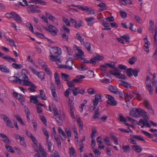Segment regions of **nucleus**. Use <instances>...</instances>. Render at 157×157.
Instances as JSON below:
<instances>
[{
	"instance_id": "nucleus-1",
	"label": "nucleus",
	"mask_w": 157,
	"mask_h": 157,
	"mask_svg": "<svg viewBox=\"0 0 157 157\" xmlns=\"http://www.w3.org/2000/svg\"><path fill=\"white\" fill-rule=\"evenodd\" d=\"M27 71L25 69H23L22 70L21 73L17 76H11L9 78V80L10 81L13 82V83H18L22 85L23 82L26 76L27 73Z\"/></svg>"
},
{
	"instance_id": "nucleus-2",
	"label": "nucleus",
	"mask_w": 157,
	"mask_h": 157,
	"mask_svg": "<svg viewBox=\"0 0 157 157\" xmlns=\"http://www.w3.org/2000/svg\"><path fill=\"white\" fill-rule=\"evenodd\" d=\"M22 85L30 86L28 88V90L32 92L36 91V86L32 82L29 81V78L27 75H26L24 82H23Z\"/></svg>"
},
{
	"instance_id": "nucleus-3",
	"label": "nucleus",
	"mask_w": 157,
	"mask_h": 157,
	"mask_svg": "<svg viewBox=\"0 0 157 157\" xmlns=\"http://www.w3.org/2000/svg\"><path fill=\"white\" fill-rule=\"evenodd\" d=\"M121 71L117 68H116L113 71L111 70L109 71L110 74L113 75L116 77L121 79H124L126 78V76L121 74Z\"/></svg>"
},
{
	"instance_id": "nucleus-4",
	"label": "nucleus",
	"mask_w": 157,
	"mask_h": 157,
	"mask_svg": "<svg viewBox=\"0 0 157 157\" xmlns=\"http://www.w3.org/2000/svg\"><path fill=\"white\" fill-rule=\"evenodd\" d=\"M143 109L140 108L133 109L130 111V115L134 117H139L142 115Z\"/></svg>"
},
{
	"instance_id": "nucleus-5",
	"label": "nucleus",
	"mask_w": 157,
	"mask_h": 157,
	"mask_svg": "<svg viewBox=\"0 0 157 157\" xmlns=\"http://www.w3.org/2000/svg\"><path fill=\"white\" fill-rule=\"evenodd\" d=\"M101 101V96L100 94H96L95 96L94 99L93 101V105L94 107L92 106L90 108V111L94 110L96 108V106H97L99 102Z\"/></svg>"
},
{
	"instance_id": "nucleus-6",
	"label": "nucleus",
	"mask_w": 157,
	"mask_h": 157,
	"mask_svg": "<svg viewBox=\"0 0 157 157\" xmlns=\"http://www.w3.org/2000/svg\"><path fill=\"white\" fill-rule=\"evenodd\" d=\"M105 97L108 99L106 101L108 104L113 106H115L117 105V102L115 100L114 97L108 94H106Z\"/></svg>"
},
{
	"instance_id": "nucleus-7",
	"label": "nucleus",
	"mask_w": 157,
	"mask_h": 157,
	"mask_svg": "<svg viewBox=\"0 0 157 157\" xmlns=\"http://www.w3.org/2000/svg\"><path fill=\"white\" fill-rule=\"evenodd\" d=\"M52 50H50V56H57L61 54V48L57 47H53L51 48Z\"/></svg>"
},
{
	"instance_id": "nucleus-8",
	"label": "nucleus",
	"mask_w": 157,
	"mask_h": 157,
	"mask_svg": "<svg viewBox=\"0 0 157 157\" xmlns=\"http://www.w3.org/2000/svg\"><path fill=\"white\" fill-rule=\"evenodd\" d=\"M1 118L3 119L6 124V125L10 128H14L11 121L10 118L8 117L5 114H2L1 116Z\"/></svg>"
},
{
	"instance_id": "nucleus-9",
	"label": "nucleus",
	"mask_w": 157,
	"mask_h": 157,
	"mask_svg": "<svg viewBox=\"0 0 157 157\" xmlns=\"http://www.w3.org/2000/svg\"><path fill=\"white\" fill-rule=\"evenodd\" d=\"M143 103L145 108L148 110V112L151 114H153V110L148 101L146 99H144V100Z\"/></svg>"
},
{
	"instance_id": "nucleus-10",
	"label": "nucleus",
	"mask_w": 157,
	"mask_h": 157,
	"mask_svg": "<svg viewBox=\"0 0 157 157\" xmlns=\"http://www.w3.org/2000/svg\"><path fill=\"white\" fill-rule=\"evenodd\" d=\"M49 57L51 60L52 61H55L56 62V64L59 66V68L60 65H62V64H60V63H61V62L60 60V58L59 55L50 56Z\"/></svg>"
},
{
	"instance_id": "nucleus-11",
	"label": "nucleus",
	"mask_w": 157,
	"mask_h": 157,
	"mask_svg": "<svg viewBox=\"0 0 157 157\" xmlns=\"http://www.w3.org/2000/svg\"><path fill=\"white\" fill-rule=\"evenodd\" d=\"M73 62L72 61L67 60L66 62V65H60L59 68H64L69 70H71L72 69V65Z\"/></svg>"
},
{
	"instance_id": "nucleus-12",
	"label": "nucleus",
	"mask_w": 157,
	"mask_h": 157,
	"mask_svg": "<svg viewBox=\"0 0 157 157\" xmlns=\"http://www.w3.org/2000/svg\"><path fill=\"white\" fill-rule=\"evenodd\" d=\"M48 30L49 32L54 36H56L58 32L57 29L52 25H50L48 26Z\"/></svg>"
},
{
	"instance_id": "nucleus-13",
	"label": "nucleus",
	"mask_w": 157,
	"mask_h": 157,
	"mask_svg": "<svg viewBox=\"0 0 157 157\" xmlns=\"http://www.w3.org/2000/svg\"><path fill=\"white\" fill-rule=\"evenodd\" d=\"M139 123L141 125V128H143L145 125L146 127L150 128L151 125L148 122V121L146 119H140L139 121Z\"/></svg>"
},
{
	"instance_id": "nucleus-14",
	"label": "nucleus",
	"mask_w": 157,
	"mask_h": 157,
	"mask_svg": "<svg viewBox=\"0 0 157 157\" xmlns=\"http://www.w3.org/2000/svg\"><path fill=\"white\" fill-rule=\"evenodd\" d=\"M78 76H77L76 78L74 79L71 81H68L67 82V84L68 87H75V83H78Z\"/></svg>"
},
{
	"instance_id": "nucleus-15",
	"label": "nucleus",
	"mask_w": 157,
	"mask_h": 157,
	"mask_svg": "<svg viewBox=\"0 0 157 157\" xmlns=\"http://www.w3.org/2000/svg\"><path fill=\"white\" fill-rule=\"evenodd\" d=\"M20 2V4L22 6H28V7H31L35 6V5L32 2H29L28 3L26 0H21Z\"/></svg>"
},
{
	"instance_id": "nucleus-16",
	"label": "nucleus",
	"mask_w": 157,
	"mask_h": 157,
	"mask_svg": "<svg viewBox=\"0 0 157 157\" xmlns=\"http://www.w3.org/2000/svg\"><path fill=\"white\" fill-rule=\"evenodd\" d=\"M0 57L3 58L5 59L8 60V61L9 62H10V61L13 62H16L15 59L7 55L5 56L4 54L1 52H0Z\"/></svg>"
},
{
	"instance_id": "nucleus-17",
	"label": "nucleus",
	"mask_w": 157,
	"mask_h": 157,
	"mask_svg": "<svg viewBox=\"0 0 157 157\" xmlns=\"http://www.w3.org/2000/svg\"><path fill=\"white\" fill-rule=\"evenodd\" d=\"M54 114L55 116V119L56 120L57 122L59 124H61L62 122V120L61 117H60L59 114L58 113V111H54Z\"/></svg>"
},
{
	"instance_id": "nucleus-18",
	"label": "nucleus",
	"mask_w": 157,
	"mask_h": 157,
	"mask_svg": "<svg viewBox=\"0 0 157 157\" xmlns=\"http://www.w3.org/2000/svg\"><path fill=\"white\" fill-rule=\"evenodd\" d=\"M103 58V57L102 56H100L99 55H97L91 58V62L92 63V64H93L96 63L97 61L102 60Z\"/></svg>"
},
{
	"instance_id": "nucleus-19",
	"label": "nucleus",
	"mask_w": 157,
	"mask_h": 157,
	"mask_svg": "<svg viewBox=\"0 0 157 157\" xmlns=\"http://www.w3.org/2000/svg\"><path fill=\"white\" fill-rule=\"evenodd\" d=\"M97 142L98 143V148L103 149L105 147V146L103 144L102 138L101 136H99L97 138Z\"/></svg>"
},
{
	"instance_id": "nucleus-20",
	"label": "nucleus",
	"mask_w": 157,
	"mask_h": 157,
	"mask_svg": "<svg viewBox=\"0 0 157 157\" xmlns=\"http://www.w3.org/2000/svg\"><path fill=\"white\" fill-rule=\"evenodd\" d=\"M54 78L55 79V83L57 84L58 86H61V82L59 76L57 72L54 74Z\"/></svg>"
},
{
	"instance_id": "nucleus-21",
	"label": "nucleus",
	"mask_w": 157,
	"mask_h": 157,
	"mask_svg": "<svg viewBox=\"0 0 157 157\" xmlns=\"http://www.w3.org/2000/svg\"><path fill=\"white\" fill-rule=\"evenodd\" d=\"M0 136L3 139L2 140L4 143L6 144L10 143V139L6 135L1 133L0 134Z\"/></svg>"
},
{
	"instance_id": "nucleus-22",
	"label": "nucleus",
	"mask_w": 157,
	"mask_h": 157,
	"mask_svg": "<svg viewBox=\"0 0 157 157\" xmlns=\"http://www.w3.org/2000/svg\"><path fill=\"white\" fill-rule=\"evenodd\" d=\"M39 152L41 153L42 156L43 157H46L47 154L42 146L40 144L39 145Z\"/></svg>"
},
{
	"instance_id": "nucleus-23",
	"label": "nucleus",
	"mask_w": 157,
	"mask_h": 157,
	"mask_svg": "<svg viewBox=\"0 0 157 157\" xmlns=\"http://www.w3.org/2000/svg\"><path fill=\"white\" fill-rule=\"evenodd\" d=\"M0 70L3 72L8 73L10 72L9 69L6 66L0 65Z\"/></svg>"
},
{
	"instance_id": "nucleus-24",
	"label": "nucleus",
	"mask_w": 157,
	"mask_h": 157,
	"mask_svg": "<svg viewBox=\"0 0 157 157\" xmlns=\"http://www.w3.org/2000/svg\"><path fill=\"white\" fill-rule=\"evenodd\" d=\"M132 148L136 152L138 153H140L142 150V148L139 145H132Z\"/></svg>"
},
{
	"instance_id": "nucleus-25",
	"label": "nucleus",
	"mask_w": 157,
	"mask_h": 157,
	"mask_svg": "<svg viewBox=\"0 0 157 157\" xmlns=\"http://www.w3.org/2000/svg\"><path fill=\"white\" fill-rule=\"evenodd\" d=\"M85 20L88 23V25L89 26L92 25L94 21V19L93 17H90L86 18Z\"/></svg>"
},
{
	"instance_id": "nucleus-26",
	"label": "nucleus",
	"mask_w": 157,
	"mask_h": 157,
	"mask_svg": "<svg viewBox=\"0 0 157 157\" xmlns=\"http://www.w3.org/2000/svg\"><path fill=\"white\" fill-rule=\"evenodd\" d=\"M73 106H70V110L71 112V116L73 118L74 121H77L78 124V118L77 117V116H76V118L75 119V117L73 111Z\"/></svg>"
},
{
	"instance_id": "nucleus-27",
	"label": "nucleus",
	"mask_w": 157,
	"mask_h": 157,
	"mask_svg": "<svg viewBox=\"0 0 157 157\" xmlns=\"http://www.w3.org/2000/svg\"><path fill=\"white\" fill-rule=\"evenodd\" d=\"M40 95H37L38 98H41V99L44 100L47 99V97L45 96L44 94V91L42 90H40Z\"/></svg>"
},
{
	"instance_id": "nucleus-28",
	"label": "nucleus",
	"mask_w": 157,
	"mask_h": 157,
	"mask_svg": "<svg viewBox=\"0 0 157 157\" xmlns=\"http://www.w3.org/2000/svg\"><path fill=\"white\" fill-rule=\"evenodd\" d=\"M37 98V96H31L30 97V102H33L34 104H36L38 103Z\"/></svg>"
},
{
	"instance_id": "nucleus-29",
	"label": "nucleus",
	"mask_w": 157,
	"mask_h": 157,
	"mask_svg": "<svg viewBox=\"0 0 157 157\" xmlns=\"http://www.w3.org/2000/svg\"><path fill=\"white\" fill-rule=\"evenodd\" d=\"M61 75L62 79L65 81L67 82L70 79L69 75L67 74L62 73H61Z\"/></svg>"
},
{
	"instance_id": "nucleus-30",
	"label": "nucleus",
	"mask_w": 157,
	"mask_h": 157,
	"mask_svg": "<svg viewBox=\"0 0 157 157\" xmlns=\"http://www.w3.org/2000/svg\"><path fill=\"white\" fill-rule=\"evenodd\" d=\"M69 149L70 157H76V154L74 148L71 147L69 148Z\"/></svg>"
},
{
	"instance_id": "nucleus-31",
	"label": "nucleus",
	"mask_w": 157,
	"mask_h": 157,
	"mask_svg": "<svg viewBox=\"0 0 157 157\" xmlns=\"http://www.w3.org/2000/svg\"><path fill=\"white\" fill-rule=\"evenodd\" d=\"M45 15L47 17L52 21H56V20H57L55 17L53 16L52 15L47 12L45 13Z\"/></svg>"
},
{
	"instance_id": "nucleus-32",
	"label": "nucleus",
	"mask_w": 157,
	"mask_h": 157,
	"mask_svg": "<svg viewBox=\"0 0 157 157\" xmlns=\"http://www.w3.org/2000/svg\"><path fill=\"white\" fill-rule=\"evenodd\" d=\"M52 145V144L51 142L49 141L48 140H46L45 145L47 147L48 151L50 152H52L54 150L53 149H51V147Z\"/></svg>"
},
{
	"instance_id": "nucleus-33",
	"label": "nucleus",
	"mask_w": 157,
	"mask_h": 157,
	"mask_svg": "<svg viewBox=\"0 0 157 157\" xmlns=\"http://www.w3.org/2000/svg\"><path fill=\"white\" fill-rule=\"evenodd\" d=\"M28 131H26V134L27 135L28 137H30L31 140H32L33 143L37 146V141L36 139V138L31 134H30V135H28Z\"/></svg>"
},
{
	"instance_id": "nucleus-34",
	"label": "nucleus",
	"mask_w": 157,
	"mask_h": 157,
	"mask_svg": "<svg viewBox=\"0 0 157 157\" xmlns=\"http://www.w3.org/2000/svg\"><path fill=\"white\" fill-rule=\"evenodd\" d=\"M108 90L114 94H115L116 92L118 91L116 87L112 86H109L108 87Z\"/></svg>"
},
{
	"instance_id": "nucleus-35",
	"label": "nucleus",
	"mask_w": 157,
	"mask_h": 157,
	"mask_svg": "<svg viewBox=\"0 0 157 157\" xmlns=\"http://www.w3.org/2000/svg\"><path fill=\"white\" fill-rule=\"evenodd\" d=\"M145 84L146 88L148 90L149 93L150 94H152L153 90L152 89V87L151 86V84L150 83H147V82H146V84Z\"/></svg>"
},
{
	"instance_id": "nucleus-36",
	"label": "nucleus",
	"mask_w": 157,
	"mask_h": 157,
	"mask_svg": "<svg viewBox=\"0 0 157 157\" xmlns=\"http://www.w3.org/2000/svg\"><path fill=\"white\" fill-rule=\"evenodd\" d=\"M26 9L29 12H31L33 13H35L36 12V6L31 7H28Z\"/></svg>"
},
{
	"instance_id": "nucleus-37",
	"label": "nucleus",
	"mask_w": 157,
	"mask_h": 157,
	"mask_svg": "<svg viewBox=\"0 0 157 157\" xmlns=\"http://www.w3.org/2000/svg\"><path fill=\"white\" fill-rule=\"evenodd\" d=\"M73 49L75 52L78 51V52L75 54V56L77 59H78V47L74 44L73 47Z\"/></svg>"
},
{
	"instance_id": "nucleus-38",
	"label": "nucleus",
	"mask_w": 157,
	"mask_h": 157,
	"mask_svg": "<svg viewBox=\"0 0 157 157\" xmlns=\"http://www.w3.org/2000/svg\"><path fill=\"white\" fill-rule=\"evenodd\" d=\"M83 45L85 46L88 51L90 52H91V45L90 43L89 42H86Z\"/></svg>"
},
{
	"instance_id": "nucleus-39",
	"label": "nucleus",
	"mask_w": 157,
	"mask_h": 157,
	"mask_svg": "<svg viewBox=\"0 0 157 157\" xmlns=\"http://www.w3.org/2000/svg\"><path fill=\"white\" fill-rule=\"evenodd\" d=\"M137 61V58L133 56L129 59L128 60V63L131 65L134 64Z\"/></svg>"
},
{
	"instance_id": "nucleus-40",
	"label": "nucleus",
	"mask_w": 157,
	"mask_h": 157,
	"mask_svg": "<svg viewBox=\"0 0 157 157\" xmlns=\"http://www.w3.org/2000/svg\"><path fill=\"white\" fill-rule=\"evenodd\" d=\"M93 150L94 153L95 157H98L100 155L101 152L98 149L93 148Z\"/></svg>"
},
{
	"instance_id": "nucleus-41",
	"label": "nucleus",
	"mask_w": 157,
	"mask_h": 157,
	"mask_svg": "<svg viewBox=\"0 0 157 157\" xmlns=\"http://www.w3.org/2000/svg\"><path fill=\"white\" fill-rule=\"evenodd\" d=\"M99 109L98 108L95 110L94 114L93 116V118L94 119L99 118V116L100 114L99 112Z\"/></svg>"
},
{
	"instance_id": "nucleus-42",
	"label": "nucleus",
	"mask_w": 157,
	"mask_h": 157,
	"mask_svg": "<svg viewBox=\"0 0 157 157\" xmlns=\"http://www.w3.org/2000/svg\"><path fill=\"white\" fill-rule=\"evenodd\" d=\"M130 137L132 138L138 140L144 141L145 142V141L144 139L141 137L140 136L137 135H131Z\"/></svg>"
},
{
	"instance_id": "nucleus-43",
	"label": "nucleus",
	"mask_w": 157,
	"mask_h": 157,
	"mask_svg": "<svg viewBox=\"0 0 157 157\" xmlns=\"http://www.w3.org/2000/svg\"><path fill=\"white\" fill-rule=\"evenodd\" d=\"M119 2L121 4L124 5H126L127 4V3H128L130 4H132V2L130 0H119Z\"/></svg>"
},
{
	"instance_id": "nucleus-44",
	"label": "nucleus",
	"mask_w": 157,
	"mask_h": 157,
	"mask_svg": "<svg viewBox=\"0 0 157 157\" xmlns=\"http://www.w3.org/2000/svg\"><path fill=\"white\" fill-rule=\"evenodd\" d=\"M26 25L31 32H32L33 33H34L33 26L29 22H27L26 24Z\"/></svg>"
},
{
	"instance_id": "nucleus-45",
	"label": "nucleus",
	"mask_w": 157,
	"mask_h": 157,
	"mask_svg": "<svg viewBox=\"0 0 157 157\" xmlns=\"http://www.w3.org/2000/svg\"><path fill=\"white\" fill-rule=\"evenodd\" d=\"M98 6L100 7L101 8V11L105 10L106 9V4L104 3H100L98 5Z\"/></svg>"
},
{
	"instance_id": "nucleus-46",
	"label": "nucleus",
	"mask_w": 157,
	"mask_h": 157,
	"mask_svg": "<svg viewBox=\"0 0 157 157\" xmlns=\"http://www.w3.org/2000/svg\"><path fill=\"white\" fill-rule=\"evenodd\" d=\"M22 65L21 64H17L16 63H13L12 64V66L14 68L16 69H19L22 67Z\"/></svg>"
},
{
	"instance_id": "nucleus-47",
	"label": "nucleus",
	"mask_w": 157,
	"mask_h": 157,
	"mask_svg": "<svg viewBox=\"0 0 157 157\" xmlns=\"http://www.w3.org/2000/svg\"><path fill=\"white\" fill-rule=\"evenodd\" d=\"M123 151L124 152L129 151L130 150V148L129 145L123 146L122 147Z\"/></svg>"
},
{
	"instance_id": "nucleus-48",
	"label": "nucleus",
	"mask_w": 157,
	"mask_h": 157,
	"mask_svg": "<svg viewBox=\"0 0 157 157\" xmlns=\"http://www.w3.org/2000/svg\"><path fill=\"white\" fill-rule=\"evenodd\" d=\"M5 147L8 151L11 152L12 153H14L15 151L13 150V148L10 146H9L7 144L5 145Z\"/></svg>"
},
{
	"instance_id": "nucleus-49",
	"label": "nucleus",
	"mask_w": 157,
	"mask_h": 157,
	"mask_svg": "<svg viewBox=\"0 0 157 157\" xmlns=\"http://www.w3.org/2000/svg\"><path fill=\"white\" fill-rule=\"evenodd\" d=\"M43 69L46 72L48 75H52V73L50 71L49 68L46 65L44 66V65L43 66Z\"/></svg>"
},
{
	"instance_id": "nucleus-50",
	"label": "nucleus",
	"mask_w": 157,
	"mask_h": 157,
	"mask_svg": "<svg viewBox=\"0 0 157 157\" xmlns=\"http://www.w3.org/2000/svg\"><path fill=\"white\" fill-rule=\"evenodd\" d=\"M20 144L22 146H23L25 147H26V144L25 141V138L24 137H22L20 140Z\"/></svg>"
},
{
	"instance_id": "nucleus-51",
	"label": "nucleus",
	"mask_w": 157,
	"mask_h": 157,
	"mask_svg": "<svg viewBox=\"0 0 157 157\" xmlns=\"http://www.w3.org/2000/svg\"><path fill=\"white\" fill-rule=\"evenodd\" d=\"M115 94H118L119 95L120 97L121 98H124L125 97L124 93L123 91H119L118 90Z\"/></svg>"
},
{
	"instance_id": "nucleus-52",
	"label": "nucleus",
	"mask_w": 157,
	"mask_h": 157,
	"mask_svg": "<svg viewBox=\"0 0 157 157\" xmlns=\"http://www.w3.org/2000/svg\"><path fill=\"white\" fill-rule=\"evenodd\" d=\"M63 49L64 51H66L67 52V53L69 54V55H72V52H70L69 53V51L71 50V48L68 47L66 46H64L63 47Z\"/></svg>"
},
{
	"instance_id": "nucleus-53",
	"label": "nucleus",
	"mask_w": 157,
	"mask_h": 157,
	"mask_svg": "<svg viewBox=\"0 0 157 157\" xmlns=\"http://www.w3.org/2000/svg\"><path fill=\"white\" fill-rule=\"evenodd\" d=\"M132 69L131 68H129L126 71V73L127 75L129 77H131L132 75Z\"/></svg>"
},
{
	"instance_id": "nucleus-54",
	"label": "nucleus",
	"mask_w": 157,
	"mask_h": 157,
	"mask_svg": "<svg viewBox=\"0 0 157 157\" xmlns=\"http://www.w3.org/2000/svg\"><path fill=\"white\" fill-rule=\"evenodd\" d=\"M152 84L153 87L155 89V92L157 94V81H152Z\"/></svg>"
},
{
	"instance_id": "nucleus-55",
	"label": "nucleus",
	"mask_w": 157,
	"mask_h": 157,
	"mask_svg": "<svg viewBox=\"0 0 157 157\" xmlns=\"http://www.w3.org/2000/svg\"><path fill=\"white\" fill-rule=\"evenodd\" d=\"M142 132L147 137L150 138H152L153 137V136L151 134L144 131H142Z\"/></svg>"
},
{
	"instance_id": "nucleus-56",
	"label": "nucleus",
	"mask_w": 157,
	"mask_h": 157,
	"mask_svg": "<svg viewBox=\"0 0 157 157\" xmlns=\"http://www.w3.org/2000/svg\"><path fill=\"white\" fill-rule=\"evenodd\" d=\"M155 34L154 35V44H157V39L156 38L157 34V27H155Z\"/></svg>"
},
{
	"instance_id": "nucleus-57",
	"label": "nucleus",
	"mask_w": 157,
	"mask_h": 157,
	"mask_svg": "<svg viewBox=\"0 0 157 157\" xmlns=\"http://www.w3.org/2000/svg\"><path fill=\"white\" fill-rule=\"evenodd\" d=\"M111 138H112L113 139V140L115 144L116 145H117L118 143L117 141V138H116V136L113 135H112L111 136Z\"/></svg>"
},
{
	"instance_id": "nucleus-58",
	"label": "nucleus",
	"mask_w": 157,
	"mask_h": 157,
	"mask_svg": "<svg viewBox=\"0 0 157 157\" xmlns=\"http://www.w3.org/2000/svg\"><path fill=\"white\" fill-rule=\"evenodd\" d=\"M14 19L16 21L19 23H21L22 22L21 18L18 14L16 15Z\"/></svg>"
},
{
	"instance_id": "nucleus-59",
	"label": "nucleus",
	"mask_w": 157,
	"mask_h": 157,
	"mask_svg": "<svg viewBox=\"0 0 157 157\" xmlns=\"http://www.w3.org/2000/svg\"><path fill=\"white\" fill-rule=\"evenodd\" d=\"M88 69L87 67L83 66L82 64H80L79 66V71H84Z\"/></svg>"
},
{
	"instance_id": "nucleus-60",
	"label": "nucleus",
	"mask_w": 157,
	"mask_h": 157,
	"mask_svg": "<svg viewBox=\"0 0 157 157\" xmlns=\"http://www.w3.org/2000/svg\"><path fill=\"white\" fill-rule=\"evenodd\" d=\"M140 71V70L138 68H135L133 70H132V72L133 75L135 77H136L138 75V73Z\"/></svg>"
},
{
	"instance_id": "nucleus-61",
	"label": "nucleus",
	"mask_w": 157,
	"mask_h": 157,
	"mask_svg": "<svg viewBox=\"0 0 157 157\" xmlns=\"http://www.w3.org/2000/svg\"><path fill=\"white\" fill-rule=\"evenodd\" d=\"M35 33L36 36H37L39 38H41V39H45L47 38L45 37V36H44V35L38 32H36L35 33Z\"/></svg>"
},
{
	"instance_id": "nucleus-62",
	"label": "nucleus",
	"mask_w": 157,
	"mask_h": 157,
	"mask_svg": "<svg viewBox=\"0 0 157 157\" xmlns=\"http://www.w3.org/2000/svg\"><path fill=\"white\" fill-rule=\"evenodd\" d=\"M87 92L89 94L93 95L95 93L94 90L92 88H90L87 90Z\"/></svg>"
},
{
	"instance_id": "nucleus-63",
	"label": "nucleus",
	"mask_w": 157,
	"mask_h": 157,
	"mask_svg": "<svg viewBox=\"0 0 157 157\" xmlns=\"http://www.w3.org/2000/svg\"><path fill=\"white\" fill-rule=\"evenodd\" d=\"M88 76L90 78H92L94 76V72L92 71L89 70L87 72Z\"/></svg>"
},
{
	"instance_id": "nucleus-64",
	"label": "nucleus",
	"mask_w": 157,
	"mask_h": 157,
	"mask_svg": "<svg viewBox=\"0 0 157 157\" xmlns=\"http://www.w3.org/2000/svg\"><path fill=\"white\" fill-rule=\"evenodd\" d=\"M63 21L65 22V23L66 24V25L67 26H70L71 24L70 23V22L68 19H67L65 17H63Z\"/></svg>"
}]
</instances>
